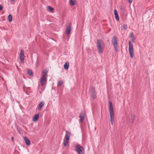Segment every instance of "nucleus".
I'll return each mask as SVG.
<instances>
[{
  "mask_svg": "<svg viewBox=\"0 0 154 154\" xmlns=\"http://www.w3.org/2000/svg\"><path fill=\"white\" fill-rule=\"evenodd\" d=\"M96 46L98 53L99 54L102 53L104 48V43L103 41L101 40L98 39Z\"/></svg>",
  "mask_w": 154,
  "mask_h": 154,
  "instance_id": "f257e3e1",
  "label": "nucleus"
},
{
  "mask_svg": "<svg viewBox=\"0 0 154 154\" xmlns=\"http://www.w3.org/2000/svg\"><path fill=\"white\" fill-rule=\"evenodd\" d=\"M48 71L46 69L44 70L42 73V76L41 78L40 82L42 86H44L46 82V74Z\"/></svg>",
  "mask_w": 154,
  "mask_h": 154,
  "instance_id": "f03ea898",
  "label": "nucleus"
},
{
  "mask_svg": "<svg viewBox=\"0 0 154 154\" xmlns=\"http://www.w3.org/2000/svg\"><path fill=\"white\" fill-rule=\"evenodd\" d=\"M66 132L63 143V146H66L68 143L69 137L71 135V133L69 131H66Z\"/></svg>",
  "mask_w": 154,
  "mask_h": 154,
  "instance_id": "7ed1b4c3",
  "label": "nucleus"
},
{
  "mask_svg": "<svg viewBox=\"0 0 154 154\" xmlns=\"http://www.w3.org/2000/svg\"><path fill=\"white\" fill-rule=\"evenodd\" d=\"M109 110L110 119H114V113L113 112V108L112 103L111 102H109Z\"/></svg>",
  "mask_w": 154,
  "mask_h": 154,
  "instance_id": "20e7f679",
  "label": "nucleus"
},
{
  "mask_svg": "<svg viewBox=\"0 0 154 154\" xmlns=\"http://www.w3.org/2000/svg\"><path fill=\"white\" fill-rule=\"evenodd\" d=\"M75 150L78 154H85V150L84 148L79 145L75 146Z\"/></svg>",
  "mask_w": 154,
  "mask_h": 154,
  "instance_id": "39448f33",
  "label": "nucleus"
},
{
  "mask_svg": "<svg viewBox=\"0 0 154 154\" xmlns=\"http://www.w3.org/2000/svg\"><path fill=\"white\" fill-rule=\"evenodd\" d=\"M112 43L114 49L117 51H118V47L117 39L116 36H114L112 40Z\"/></svg>",
  "mask_w": 154,
  "mask_h": 154,
  "instance_id": "423d86ee",
  "label": "nucleus"
},
{
  "mask_svg": "<svg viewBox=\"0 0 154 154\" xmlns=\"http://www.w3.org/2000/svg\"><path fill=\"white\" fill-rule=\"evenodd\" d=\"M129 44V52L131 58L133 57L134 55V49L133 48V45L131 44V41L128 42Z\"/></svg>",
  "mask_w": 154,
  "mask_h": 154,
  "instance_id": "0eeeda50",
  "label": "nucleus"
},
{
  "mask_svg": "<svg viewBox=\"0 0 154 154\" xmlns=\"http://www.w3.org/2000/svg\"><path fill=\"white\" fill-rule=\"evenodd\" d=\"M72 24L69 23V24L66 26V33L67 35H68L71 30Z\"/></svg>",
  "mask_w": 154,
  "mask_h": 154,
  "instance_id": "6e6552de",
  "label": "nucleus"
},
{
  "mask_svg": "<svg viewBox=\"0 0 154 154\" xmlns=\"http://www.w3.org/2000/svg\"><path fill=\"white\" fill-rule=\"evenodd\" d=\"M90 92L92 98L94 99L96 97V93L94 88L93 87L91 88Z\"/></svg>",
  "mask_w": 154,
  "mask_h": 154,
  "instance_id": "1a4fd4ad",
  "label": "nucleus"
},
{
  "mask_svg": "<svg viewBox=\"0 0 154 154\" xmlns=\"http://www.w3.org/2000/svg\"><path fill=\"white\" fill-rule=\"evenodd\" d=\"M20 60L22 62L23 61L24 59V51L22 49L20 51Z\"/></svg>",
  "mask_w": 154,
  "mask_h": 154,
  "instance_id": "9d476101",
  "label": "nucleus"
},
{
  "mask_svg": "<svg viewBox=\"0 0 154 154\" xmlns=\"http://www.w3.org/2000/svg\"><path fill=\"white\" fill-rule=\"evenodd\" d=\"M23 139L26 145H29L30 144V141L27 137H24Z\"/></svg>",
  "mask_w": 154,
  "mask_h": 154,
  "instance_id": "9b49d317",
  "label": "nucleus"
},
{
  "mask_svg": "<svg viewBox=\"0 0 154 154\" xmlns=\"http://www.w3.org/2000/svg\"><path fill=\"white\" fill-rule=\"evenodd\" d=\"M85 116V115L84 113L82 112L80 114L79 117L80 118V121L81 122H83V121L84 119Z\"/></svg>",
  "mask_w": 154,
  "mask_h": 154,
  "instance_id": "f8f14e48",
  "label": "nucleus"
},
{
  "mask_svg": "<svg viewBox=\"0 0 154 154\" xmlns=\"http://www.w3.org/2000/svg\"><path fill=\"white\" fill-rule=\"evenodd\" d=\"M45 103L44 102H41L39 103L38 106V109L40 110L42 108L44 105Z\"/></svg>",
  "mask_w": 154,
  "mask_h": 154,
  "instance_id": "ddd939ff",
  "label": "nucleus"
},
{
  "mask_svg": "<svg viewBox=\"0 0 154 154\" xmlns=\"http://www.w3.org/2000/svg\"><path fill=\"white\" fill-rule=\"evenodd\" d=\"M39 115L38 114H36L32 118V121L34 122L36 121L39 118Z\"/></svg>",
  "mask_w": 154,
  "mask_h": 154,
  "instance_id": "4468645a",
  "label": "nucleus"
},
{
  "mask_svg": "<svg viewBox=\"0 0 154 154\" xmlns=\"http://www.w3.org/2000/svg\"><path fill=\"white\" fill-rule=\"evenodd\" d=\"M130 35L132 42H134L135 38L133 32H131Z\"/></svg>",
  "mask_w": 154,
  "mask_h": 154,
  "instance_id": "2eb2a0df",
  "label": "nucleus"
},
{
  "mask_svg": "<svg viewBox=\"0 0 154 154\" xmlns=\"http://www.w3.org/2000/svg\"><path fill=\"white\" fill-rule=\"evenodd\" d=\"M114 13L116 18L117 20H119V17L118 15L117 14V11L116 9H115L114 10Z\"/></svg>",
  "mask_w": 154,
  "mask_h": 154,
  "instance_id": "dca6fc26",
  "label": "nucleus"
},
{
  "mask_svg": "<svg viewBox=\"0 0 154 154\" xmlns=\"http://www.w3.org/2000/svg\"><path fill=\"white\" fill-rule=\"evenodd\" d=\"M69 66V63L67 62H66L64 66V69L66 70H67L68 69Z\"/></svg>",
  "mask_w": 154,
  "mask_h": 154,
  "instance_id": "f3484780",
  "label": "nucleus"
},
{
  "mask_svg": "<svg viewBox=\"0 0 154 154\" xmlns=\"http://www.w3.org/2000/svg\"><path fill=\"white\" fill-rule=\"evenodd\" d=\"M131 115L132 116V117L131 118V122L132 123H133L135 118V116L134 115H132L131 113Z\"/></svg>",
  "mask_w": 154,
  "mask_h": 154,
  "instance_id": "a211bd4d",
  "label": "nucleus"
},
{
  "mask_svg": "<svg viewBox=\"0 0 154 154\" xmlns=\"http://www.w3.org/2000/svg\"><path fill=\"white\" fill-rule=\"evenodd\" d=\"M75 0H70L69 1V4L70 5H73L75 4Z\"/></svg>",
  "mask_w": 154,
  "mask_h": 154,
  "instance_id": "6ab92c4d",
  "label": "nucleus"
},
{
  "mask_svg": "<svg viewBox=\"0 0 154 154\" xmlns=\"http://www.w3.org/2000/svg\"><path fill=\"white\" fill-rule=\"evenodd\" d=\"M8 21L11 22L12 20V16L11 14H9L8 17Z\"/></svg>",
  "mask_w": 154,
  "mask_h": 154,
  "instance_id": "aec40b11",
  "label": "nucleus"
},
{
  "mask_svg": "<svg viewBox=\"0 0 154 154\" xmlns=\"http://www.w3.org/2000/svg\"><path fill=\"white\" fill-rule=\"evenodd\" d=\"M47 8L50 12H53L54 10V8L50 6L48 7Z\"/></svg>",
  "mask_w": 154,
  "mask_h": 154,
  "instance_id": "412c9836",
  "label": "nucleus"
},
{
  "mask_svg": "<svg viewBox=\"0 0 154 154\" xmlns=\"http://www.w3.org/2000/svg\"><path fill=\"white\" fill-rule=\"evenodd\" d=\"M63 83V81H62L61 80L59 81L58 82V86H60Z\"/></svg>",
  "mask_w": 154,
  "mask_h": 154,
  "instance_id": "4be33fe9",
  "label": "nucleus"
},
{
  "mask_svg": "<svg viewBox=\"0 0 154 154\" xmlns=\"http://www.w3.org/2000/svg\"><path fill=\"white\" fill-rule=\"evenodd\" d=\"M28 74L29 75H32L33 74V73L30 70H28Z\"/></svg>",
  "mask_w": 154,
  "mask_h": 154,
  "instance_id": "5701e85b",
  "label": "nucleus"
},
{
  "mask_svg": "<svg viewBox=\"0 0 154 154\" xmlns=\"http://www.w3.org/2000/svg\"><path fill=\"white\" fill-rule=\"evenodd\" d=\"M123 27L125 30H126L127 29V25L125 24H124L123 26Z\"/></svg>",
  "mask_w": 154,
  "mask_h": 154,
  "instance_id": "b1692460",
  "label": "nucleus"
},
{
  "mask_svg": "<svg viewBox=\"0 0 154 154\" xmlns=\"http://www.w3.org/2000/svg\"><path fill=\"white\" fill-rule=\"evenodd\" d=\"M114 119H110V122L111 124L113 125V123H114Z\"/></svg>",
  "mask_w": 154,
  "mask_h": 154,
  "instance_id": "393cba45",
  "label": "nucleus"
},
{
  "mask_svg": "<svg viewBox=\"0 0 154 154\" xmlns=\"http://www.w3.org/2000/svg\"><path fill=\"white\" fill-rule=\"evenodd\" d=\"M3 7L2 5H0V11H1L2 10Z\"/></svg>",
  "mask_w": 154,
  "mask_h": 154,
  "instance_id": "a878e982",
  "label": "nucleus"
},
{
  "mask_svg": "<svg viewBox=\"0 0 154 154\" xmlns=\"http://www.w3.org/2000/svg\"><path fill=\"white\" fill-rule=\"evenodd\" d=\"M130 3H131L132 2L133 0H128Z\"/></svg>",
  "mask_w": 154,
  "mask_h": 154,
  "instance_id": "bb28decb",
  "label": "nucleus"
},
{
  "mask_svg": "<svg viewBox=\"0 0 154 154\" xmlns=\"http://www.w3.org/2000/svg\"><path fill=\"white\" fill-rule=\"evenodd\" d=\"M15 0H10V1L11 2H14V1H15Z\"/></svg>",
  "mask_w": 154,
  "mask_h": 154,
  "instance_id": "cd10ccee",
  "label": "nucleus"
},
{
  "mask_svg": "<svg viewBox=\"0 0 154 154\" xmlns=\"http://www.w3.org/2000/svg\"><path fill=\"white\" fill-rule=\"evenodd\" d=\"M11 140H13H13H14V138H13V137H11Z\"/></svg>",
  "mask_w": 154,
  "mask_h": 154,
  "instance_id": "c85d7f7f",
  "label": "nucleus"
},
{
  "mask_svg": "<svg viewBox=\"0 0 154 154\" xmlns=\"http://www.w3.org/2000/svg\"><path fill=\"white\" fill-rule=\"evenodd\" d=\"M20 129H19V130H18V131H19V132L20 133Z\"/></svg>",
  "mask_w": 154,
  "mask_h": 154,
  "instance_id": "c756f323",
  "label": "nucleus"
}]
</instances>
